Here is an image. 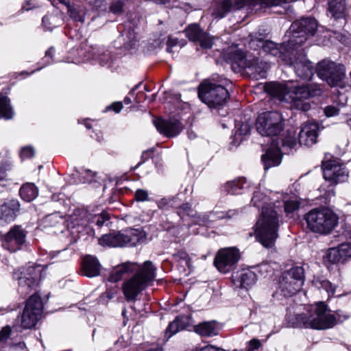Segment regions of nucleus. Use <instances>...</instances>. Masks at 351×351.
Wrapping results in <instances>:
<instances>
[{
    "label": "nucleus",
    "instance_id": "1",
    "mask_svg": "<svg viewBox=\"0 0 351 351\" xmlns=\"http://www.w3.org/2000/svg\"><path fill=\"white\" fill-rule=\"evenodd\" d=\"M337 322V317L330 313L326 304L319 302L312 305L308 313L297 315L294 324L295 327L324 330L333 327Z\"/></svg>",
    "mask_w": 351,
    "mask_h": 351
},
{
    "label": "nucleus",
    "instance_id": "2",
    "mask_svg": "<svg viewBox=\"0 0 351 351\" xmlns=\"http://www.w3.org/2000/svg\"><path fill=\"white\" fill-rule=\"evenodd\" d=\"M280 215L272 206L262 208L261 215L256 223L255 233L259 242L265 247H271L278 237Z\"/></svg>",
    "mask_w": 351,
    "mask_h": 351
},
{
    "label": "nucleus",
    "instance_id": "3",
    "mask_svg": "<svg viewBox=\"0 0 351 351\" xmlns=\"http://www.w3.org/2000/svg\"><path fill=\"white\" fill-rule=\"evenodd\" d=\"M307 228L313 232L327 235L338 224L339 217L328 208H314L304 215Z\"/></svg>",
    "mask_w": 351,
    "mask_h": 351
},
{
    "label": "nucleus",
    "instance_id": "4",
    "mask_svg": "<svg viewBox=\"0 0 351 351\" xmlns=\"http://www.w3.org/2000/svg\"><path fill=\"white\" fill-rule=\"evenodd\" d=\"M156 269L152 263L145 261L136 274L125 281L122 290L127 301H134L138 295L154 280Z\"/></svg>",
    "mask_w": 351,
    "mask_h": 351
},
{
    "label": "nucleus",
    "instance_id": "5",
    "mask_svg": "<svg viewBox=\"0 0 351 351\" xmlns=\"http://www.w3.org/2000/svg\"><path fill=\"white\" fill-rule=\"evenodd\" d=\"M198 97L210 108L223 106L229 98L223 84H217L210 80L204 81L198 88Z\"/></svg>",
    "mask_w": 351,
    "mask_h": 351
},
{
    "label": "nucleus",
    "instance_id": "6",
    "mask_svg": "<svg viewBox=\"0 0 351 351\" xmlns=\"http://www.w3.org/2000/svg\"><path fill=\"white\" fill-rule=\"evenodd\" d=\"M317 29V23L313 18H303L294 21L289 29L287 46L300 47L308 38L313 36Z\"/></svg>",
    "mask_w": 351,
    "mask_h": 351
},
{
    "label": "nucleus",
    "instance_id": "7",
    "mask_svg": "<svg viewBox=\"0 0 351 351\" xmlns=\"http://www.w3.org/2000/svg\"><path fill=\"white\" fill-rule=\"evenodd\" d=\"M317 75L330 86L341 85L346 77V68L343 64L323 60L317 64Z\"/></svg>",
    "mask_w": 351,
    "mask_h": 351
},
{
    "label": "nucleus",
    "instance_id": "8",
    "mask_svg": "<svg viewBox=\"0 0 351 351\" xmlns=\"http://www.w3.org/2000/svg\"><path fill=\"white\" fill-rule=\"evenodd\" d=\"M43 271L40 265L33 264L23 267L14 274L21 293L27 294L39 285Z\"/></svg>",
    "mask_w": 351,
    "mask_h": 351
},
{
    "label": "nucleus",
    "instance_id": "9",
    "mask_svg": "<svg viewBox=\"0 0 351 351\" xmlns=\"http://www.w3.org/2000/svg\"><path fill=\"white\" fill-rule=\"evenodd\" d=\"M321 88L317 84L295 86L289 90L288 97L293 102V106L300 110L308 111L311 104L308 100L321 94Z\"/></svg>",
    "mask_w": 351,
    "mask_h": 351
},
{
    "label": "nucleus",
    "instance_id": "10",
    "mask_svg": "<svg viewBox=\"0 0 351 351\" xmlns=\"http://www.w3.org/2000/svg\"><path fill=\"white\" fill-rule=\"evenodd\" d=\"M283 128L282 118L276 111L265 112L256 120V130L263 136H276Z\"/></svg>",
    "mask_w": 351,
    "mask_h": 351
},
{
    "label": "nucleus",
    "instance_id": "11",
    "mask_svg": "<svg viewBox=\"0 0 351 351\" xmlns=\"http://www.w3.org/2000/svg\"><path fill=\"white\" fill-rule=\"evenodd\" d=\"M304 269L295 267L284 272L279 282V289L286 297L292 296L301 288L304 280Z\"/></svg>",
    "mask_w": 351,
    "mask_h": 351
},
{
    "label": "nucleus",
    "instance_id": "12",
    "mask_svg": "<svg viewBox=\"0 0 351 351\" xmlns=\"http://www.w3.org/2000/svg\"><path fill=\"white\" fill-rule=\"evenodd\" d=\"M43 304L40 295L36 293L31 295L26 301L21 315V326L25 329L32 328L40 319Z\"/></svg>",
    "mask_w": 351,
    "mask_h": 351
},
{
    "label": "nucleus",
    "instance_id": "13",
    "mask_svg": "<svg viewBox=\"0 0 351 351\" xmlns=\"http://www.w3.org/2000/svg\"><path fill=\"white\" fill-rule=\"evenodd\" d=\"M286 64L294 66L296 75L301 79L309 80L313 75V66L311 62L305 58L302 49L294 47L293 53L287 59Z\"/></svg>",
    "mask_w": 351,
    "mask_h": 351
},
{
    "label": "nucleus",
    "instance_id": "14",
    "mask_svg": "<svg viewBox=\"0 0 351 351\" xmlns=\"http://www.w3.org/2000/svg\"><path fill=\"white\" fill-rule=\"evenodd\" d=\"M239 259L240 253L237 248H222L218 251L214 264L219 271L228 273L236 268Z\"/></svg>",
    "mask_w": 351,
    "mask_h": 351
},
{
    "label": "nucleus",
    "instance_id": "15",
    "mask_svg": "<svg viewBox=\"0 0 351 351\" xmlns=\"http://www.w3.org/2000/svg\"><path fill=\"white\" fill-rule=\"evenodd\" d=\"M250 47L256 49L258 48H262L264 52L271 54L274 56L278 57L282 59L285 62L288 58L290 53H293L294 47L289 48L287 43H284L283 45L278 47L277 44L271 40H264L261 38L252 39L250 43Z\"/></svg>",
    "mask_w": 351,
    "mask_h": 351
},
{
    "label": "nucleus",
    "instance_id": "16",
    "mask_svg": "<svg viewBox=\"0 0 351 351\" xmlns=\"http://www.w3.org/2000/svg\"><path fill=\"white\" fill-rule=\"evenodd\" d=\"M25 231L20 226H16L5 235L3 246L10 252H14L21 249L25 241Z\"/></svg>",
    "mask_w": 351,
    "mask_h": 351
},
{
    "label": "nucleus",
    "instance_id": "17",
    "mask_svg": "<svg viewBox=\"0 0 351 351\" xmlns=\"http://www.w3.org/2000/svg\"><path fill=\"white\" fill-rule=\"evenodd\" d=\"M322 168L324 178L335 184L343 182L348 176L339 163L335 160L324 161Z\"/></svg>",
    "mask_w": 351,
    "mask_h": 351
},
{
    "label": "nucleus",
    "instance_id": "18",
    "mask_svg": "<svg viewBox=\"0 0 351 351\" xmlns=\"http://www.w3.org/2000/svg\"><path fill=\"white\" fill-rule=\"evenodd\" d=\"M269 69V65L258 58L252 56H248L246 58L244 71L245 73L251 78L256 80L266 77V73Z\"/></svg>",
    "mask_w": 351,
    "mask_h": 351
},
{
    "label": "nucleus",
    "instance_id": "19",
    "mask_svg": "<svg viewBox=\"0 0 351 351\" xmlns=\"http://www.w3.org/2000/svg\"><path fill=\"white\" fill-rule=\"evenodd\" d=\"M185 34L190 40L199 42L203 49H210L213 45V39L197 24L189 25L185 29Z\"/></svg>",
    "mask_w": 351,
    "mask_h": 351
},
{
    "label": "nucleus",
    "instance_id": "20",
    "mask_svg": "<svg viewBox=\"0 0 351 351\" xmlns=\"http://www.w3.org/2000/svg\"><path fill=\"white\" fill-rule=\"evenodd\" d=\"M247 0H221L217 2L213 9L212 15L215 19H221L231 11L237 10L246 4Z\"/></svg>",
    "mask_w": 351,
    "mask_h": 351
},
{
    "label": "nucleus",
    "instance_id": "21",
    "mask_svg": "<svg viewBox=\"0 0 351 351\" xmlns=\"http://www.w3.org/2000/svg\"><path fill=\"white\" fill-rule=\"evenodd\" d=\"M154 125L160 133L168 137L176 136L183 129V125L177 119L165 121L162 119H156L154 120Z\"/></svg>",
    "mask_w": 351,
    "mask_h": 351
},
{
    "label": "nucleus",
    "instance_id": "22",
    "mask_svg": "<svg viewBox=\"0 0 351 351\" xmlns=\"http://www.w3.org/2000/svg\"><path fill=\"white\" fill-rule=\"evenodd\" d=\"M351 258V243H343L337 247L330 248L327 253V259L332 263H343Z\"/></svg>",
    "mask_w": 351,
    "mask_h": 351
},
{
    "label": "nucleus",
    "instance_id": "23",
    "mask_svg": "<svg viewBox=\"0 0 351 351\" xmlns=\"http://www.w3.org/2000/svg\"><path fill=\"white\" fill-rule=\"evenodd\" d=\"M318 130L317 123H305L298 134L300 144L307 147L314 145L317 142Z\"/></svg>",
    "mask_w": 351,
    "mask_h": 351
},
{
    "label": "nucleus",
    "instance_id": "24",
    "mask_svg": "<svg viewBox=\"0 0 351 351\" xmlns=\"http://www.w3.org/2000/svg\"><path fill=\"white\" fill-rule=\"evenodd\" d=\"M281 159L280 151L278 147L274 144L267 150L265 154L262 156V160L265 169L279 165L281 162Z\"/></svg>",
    "mask_w": 351,
    "mask_h": 351
},
{
    "label": "nucleus",
    "instance_id": "25",
    "mask_svg": "<svg viewBox=\"0 0 351 351\" xmlns=\"http://www.w3.org/2000/svg\"><path fill=\"white\" fill-rule=\"evenodd\" d=\"M328 11L335 20L345 19L347 12L346 0H328Z\"/></svg>",
    "mask_w": 351,
    "mask_h": 351
},
{
    "label": "nucleus",
    "instance_id": "26",
    "mask_svg": "<svg viewBox=\"0 0 351 351\" xmlns=\"http://www.w3.org/2000/svg\"><path fill=\"white\" fill-rule=\"evenodd\" d=\"M19 206L16 199L6 200L1 206V219L8 223L14 221L19 210Z\"/></svg>",
    "mask_w": 351,
    "mask_h": 351
},
{
    "label": "nucleus",
    "instance_id": "27",
    "mask_svg": "<svg viewBox=\"0 0 351 351\" xmlns=\"http://www.w3.org/2000/svg\"><path fill=\"white\" fill-rule=\"evenodd\" d=\"M82 271L86 276L92 278L100 273V264L93 256H86L82 261Z\"/></svg>",
    "mask_w": 351,
    "mask_h": 351
},
{
    "label": "nucleus",
    "instance_id": "28",
    "mask_svg": "<svg viewBox=\"0 0 351 351\" xmlns=\"http://www.w3.org/2000/svg\"><path fill=\"white\" fill-rule=\"evenodd\" d=\"M189 320L186 317L178 316L172 322L169 324L165 331V337L167 339H169L180 330L185 329L187 326H189Z\"/></svg>",
    "mask_w": 351,
    "mask_h": 351
},
{
    "label": "nucleus",
    "instance_id": "29",
    "mask_svg": "<svg viewBox=\"0 0 351 351\" xmlns=\"http://www.w3.org/2000/svg\"><path fill=\"white\" fill-rule=\"evenodd\" d=\"M265 91L271 96L277 97L280 100L287 99L286 96H288V88L278 82L267 83L265 86Z\"/></svg>",
    "mask_w": 351,
    "mask_h": 351
},
{
    "label": "nucleus",
    "instance_id": "30",
    "mask_svg": "<svg viewBox=\"0 0 351 351\" xmlns=\"http://www.w3.org/2000/svg\"><path fill=\"white\" fill-rule=\"evenodd\" d=\"M123 245H136L145 239L144 232L137 229L126 230L123 232Z\"/></svg>",
    "mask_w": 351,
    "mask_h": 351
},
{
    "label": "nucleus",
    "instance_id": "31",
    "mask_svg": "<svg viewBox=\"0 0 351 351\" xmlns=\"http://www.w3.org/2000/svg\"><path fill=\"white\" fill-rule=\"evenodd\" d=\"M234 284L237 287L247 289L256 282V274L250 270L243 271L237 279H234Z\"/></svg>",
    "mask_w": 351,
    "mask_h": 351
},
{
    "label": "nucleus",
    "instance_id": "32",
    "mask_svg": "<svg viewBox=\"0 0 351 351\" xmlns=\"http://www.w3.org/2000/svg\"><path fill=\"white\" fill-rule=\"evenodd\" d=\"M101 245L108 247H122L123 245V232H114L104 235L99 239Z\"/></svg>",
    "mask_w": 351,
    "mask_h": 351
},
{
    "label": "nucleus",
    "instance_id": "33",
    "mask_svg": "<svg viewBox=\"0 0 351 351\" xmlns=\"http://www.w3.org/2000/svg\"><path fill=\"white\" fill-rule=\"evenodd\" d=\"M12 334V330L9 326H6L1 329V344L3 342L10 346L15 350H23L25 348L24 342L19 340V341L14 342L12 339H9V336ZM2 348V346H1ZM5 348V346H3Z\"/></svg>",
    "mask_w": 351,
    "mask_h": 351
},
{
    "label": "nucleus",
    "instance_id": "34",
    "mask_svg": "<svg viewBox=\"0 0 351 351\" xmlns=\"http://www.w3.org/2000/svg\"><path fill=\"white\" fill-rule=\"evenodd\" d=\"M194 331L202 337H210L217 335L215 322H204L194 326Z\"/></svg>",
    "mask_w": 351,
    "mask_h": 351
},
{
    "label": "nucleus",
    "instance_id": "35",
    "mask_svg": "<svg viewBox=\"0 0 351 351\" xmlns=\"http://www.w3.org/2000/svg\"><path fill=\"white\" fill-rule=\"evenodd\" d=\"M38 194L37 187L32 183L23 184L20 189V195L26 202H31L34 199Z\"/></svg>",
    "mask_w": 351,
    "mask_h": 351
},
{
    "label": "nucleus",
    "instance_id": "36",
    "mask_svg": "<svg viewBox=\"0 0 351 351\" xmlns=\"http://www.w3.org/2000/svg\"><path fill=\"white\" fill-rule=\"evenodd\" d=\"M133 266H134L133 264H132L130 263H126L116 267L112 271L108 280L110 282H113L119 281V280H121V278H122V276L125 273L128 272L130 270H133V268H132Z\"/></svg>",
    "mask_w": 351,
    "mask_h": 351
},
{
    "label": "nucleus",
    "instance_id": "37",
    "mask_svg": "<svg viewBox=\"0 0 351 351\" xmlns=\"http://www.w3.org/2000/svg\"><path fill=\"white\" fill-rule=\"evenodd\" d=\"M124 41V47L126 49H132L137 43L136 35L134 30L129 29L121 35Z\"/></svg>",
    "mask_w": 351,
    "mask_h": 351
},
{
    "label": "nucleus",
    "instance_id": "38",
    "mask_svg": "<svg viewBox=\"0 0 351 351\" xmlns=\"http://www.w3.org/2000/svg\"><path fill=\"white\" fill-rule=\"evenodd\" d=\"M88 215L86 211L75 210L73 215L71 216V220L74 226H85L88 222Z\"/></svg>",
    "mask_w": 351,
    "mask_h": 351
},
{
    "label": "nucleus",
    "instance_id": "39",
    "mask_svg": "<svg viewBox=\"0 0 351 351\" xmlns=\"http://www.w3.org/2000/svg\"><path fill=\"white\" fill-rule=\"evenodd\" d=\"M1 118L10 119L13 117L14 112L10 104V99L1 96Z\"/></svg>",
    "mask_w": 351,
    "mask_h": 351
},
{
    "label": "nucleus",
    "instance_id": "40",
    "mask_svg": "<svg viewBox=\"0 0 351 351\" xmlns=\"http://www.w3.org/2000/svg\"><path fill=\"white\" fill-rule=\"evenodd\" d=\"M250 54L245 55L241 50L236 49L230 53V58L242 68H245L246 58Z\"/></svg>",
    "mask_w": 351,
    "mask_h": 351
},
{
    "label": "nucleus",
    "instance_id": "41",
    "mask_svg": "<svg viewBox=\"0 0 351 351\" xmlns=\"http://www.w3.org/2000/svg\"><path fill=\"white\" fill-rule=\"evenodd\" d=\"M59 19L57 15L48 14L43 18V23L47 29L51 31L58 25Z\"/></svg>",
    "mask_w": 351,
    "mask_h": 351
},
{
    "label": "nucleus",
    "instance_id": "42",
    "mask_svg": "<svg viewBox=\"0 0 351 351\" xmlns=\"http://www.w3.org/2000/svg\"><path fill=\"white\" fill-rule=\"evenodd\" d=\"M63 219L58 215H51L46 217L43 219V225L45 228L47 227H56L62 223Z\"/></svg>",
    "mask_w": 351,
    "mask_h": 351
},
{
    "label": "nucleus",
    "instance_id": "43",
    "mask_svg": "<svg viewBox=\"0 0 351 351\" xmlns=\"http://www.w3.org/2000/svg\"><path fill=\"white\" fill-rule=\"evenodd\" d=\"M286 2V0H252V3L261 5L262 7L279 5Z\"/></svg>",
    "mask_w": 351,
    "mask_h": 351
},
{
    "label": "nucleus",
    "instance_id": "44",
    "mask_svg": "<svg viewBox=\"0 0 351 351\" xmlns=\"http://www.w3.org/2000/svg\"><path fill=\"white\" fill-rule=\"evenodd\" d=\"M297 144V140L294 136V132L287 131V135L282 139V145L284 147L293 148Z\"/></svg>",
    "mask_w": 351,
    "mask_h": 351
},
{
    "label": "nucleus",
    "instance_id": "45",
    "mask_svg": "<svg viewBox=\"0 0 351 351\" xmlns=\"http://www.w3.org/2000/svg\"><path fill=\"white\" fill-rule=\"evenodd\" d=\"M317 287L324 289L328 293V297L332 296L336 289V287L328 280L319 281Z\"/></svg>",
    "mask_w": 351,
    "mask_h": 351
},
{
    "label": "nucleus",
    "instance_id": "46",
    "mask_svg": "<svg viewBox=\"0 0 351 351\" xmlns=\"http://www.w3.org/2000/svg\"><path fill=\"white\" fill-rule=\"evenodd\" d=\"M125 5L124 0H116L113 1L109 7L110 11L115 14H120L123 12Z\"/></svg>",
    "mask_w": 351,
    "mask_h": 351
},
{
    "label": "nucleus",
    "instance_id": "47",
    "mask_svg": "<svg viewBox=\"0 0 351 351\" xmlns=\"http://www.w3.org/2000/svg\"><path fill=\"white\" fill-rule=\"evenodd\" d=\"M68 8V13L71 18L77 21L84 22V14L69 4L66 5Z\"/></svg>",
    "mask_w": 351,
    "mask_h": 351
},
{
    "label": "nucleus",
    "instance_id": "48",
    "mask_svg": "<svg viewBox=\"0 0 351 351\" xmlns=\"http://www.w3.org/2000/svg\"><path fill=\"white\" fill-rule=\"evenodd\" d=\"M237 127H238L237 130L236 132L235 136H245L250 133L251 130V125L247 123H238L237 124Z\"/></svg>",
    "mask_w": 351,
    "mask_h": 351
},
{
    "label": "nucleus",
    "instance_id": "49",
    "mask_svg": "<svg viewBox=\"0 0 351 351\" xmlns=\"http://www.w3.org/2000/svg\"><path fill=\"white\" fill-rule=\"evenodd\" d=\"M183 45L184 43H181L180 42H179L177 38H174L171 36H169L167 42V51L169 53H172L174 51L173 50V47H179L180 48H181Z\"/></svg>",
    "mask_w": 351,
    "mask_h": 351
},
{
    "label": "nucleus",
    "instance_id": "50",
    "mask_svg": "<svg viewBox=\"0 0 351 351\" xmlns=\"http://www.w3.org/2000/svg\"><path fill=\"white\" fill-rule=\"evenodd\" d=\"M193 210L191 208V206L189 203L183 204L180 208L179 210L178 211V213L181 217H183L184 215L187 216H191L193 217L194 215L193 214Z\"/></svg>",
    "mask_w": 351,
    "mask_h": 351
},
{
    "label": "nucleus",
    "instance_id": "51",
    "mask_svg": "<svg viewBox=\"0 0 351 351\" xmlns=\"http://www.w3.org/2000/svg\"><path fill=\"white\" fill-rule=\"evenodd\" d=\"M300 207V203L296 200H290L285 203L286 213H292Z\"/></svg>",
    "mask_w": 351,
    "mask_h": 351
},
{
    "label": "nucleus",
    "instance_id": "52",
    "mask_svg": "<svg viewBox=\"0 0 351 351\" xmlns=\"http://www.w3.org/2000/svg\"><path fill=\"white\" fill-rule=\"evenodd\" d=\"M34 155V149L32 147L27 146L23 147L21 151V157L22 159L30 158Z\"/></svg>",
    "mask_w": 351,
    "mask_h": 351
},
{
    "label": "nucleus",
    "instance_id": "53",
    "mask_svg": "<svg viewBox=\"0 0 351 351\" xmlns=\"http://www.w3.org/2000/svg\"><path fill=\"white\" fill-rule=\"evenodd\" d=\"M135 198L138 202L148 200V193L143 189H138L135 193Z\"/></svg>",
    "mask_w": 351,
    "mask_h": 351
},
{
    "label": "nucleus",
    "instance_id": "54",
    "mask_svg": "<svg viewBox=\"0 0 351 351\" xmlns=\"http://www.w3.org/2000/svg\"><path fill=\"white\" fill-rule=\"evenodd\" d=\"M109 219V215L107 213H103L100 215H97L95 217V221L96 224L101 227L102 226L104 223Z\"/></svg>",
    "mask_w": 351,
    "mask_h": 351
},
{
    "label": "nucleus",
    "instance_id": "55",
    "mask_svg": "<svg viewBox=\"0 0 351 351\" xmlns=\"http://www.w3.org/2000/svg\"><path fill=\"white\" fill-rule=\"evenodd\" d=\"M261 346V342L258 339H253L249 342L246 351H254Z\"/></svg>",
    "mask_w": 351,
    "mask_h": 351
},
{
    "label": "nucleus",
    "instance_id": "56",
    "mask_svg": "<svg viewBox=\"0 0 351 351\" xmlns=\"http://www.w3.org/2000/svg\"><path fill=\"white\" fill-rule=\"evenodd\" d=\"M324 112L327 117H332L338 114L339 109L335 106H328L325 108Z\"/></svg>",
    "mask_w": 351,
    "mask_h": 351
},
{
    "label": "nucleus",
    "instance_id": "57",
    "mask_svg": "<svg viewBox=\"0 0 351 351\" xmlns=\"http://www.w3.org/2000/svg\"><path fill=\"white\" fill-rule=\"evenodd\" d=\"M154 148H151L149 149L144 151L143 152V154H142V156H141V158H142L141 163H143L145 160H147V158L154 153Z\"/></svg>",
    "mask_w": 351,
    "mask_h": 351
},
{
    "label": "nucleus",
    "instance_id": "58",
    "mask_svg": "<svg viewBox=\"0 0 351 351\" xmlns=\"http://www.w3.org/2000/svg\"><path fill=\"white\" fill-rule=\"evenodd\" d=\"M111 108L115 112H119L123 108V104L121 102H115L111 105Z\"/></svg>",
    "mask_w": 351,
    "mask_h": 351
},
{
    "label": "nucleus",
    "instance_id": "59",
    "mask_svg": "<svg viewBox=\"0 0 351 351\" xmlns=\"http://www.w3.org/2000/svg\"><path fill=\"white\" fill-rule=\"evenodd\" d=\"M86 179L88 182H91L93 181V178L96 176V173L93 172L90 170H86Z\"/></svg>",
    "mask_w": 351,
    "mask_h": 351
},
{
    "label": "nucleus",
    "instance_id": "60",
    "mask_svg": "<svg viewBox=\"0 0 351 351\" xmlns=\"http://www.w3.org/2000/svg\"><path fill=\"white\" fill-rule=\"evenodd\" d=\"M204 351H226L223 349L217 348L213 346H207L204 347Z\"/></svg>",
    "mask_w": 351,
    "mask_h": 351
},
{
    "label": "nucleus",
    "instance_id": "61",
    "mask_svg": "<svg viewBox=\"0 0 351 351\" xmlns=\"http://www.w3.org/2000/svg\"><path fill=\"white\" fill-rule=\"evenodd\" d=\"M168 204V200L166 198L161 199L158 202V206L159 208H164Z\"/></svg>",
    "mask_w": 351,
    "mask_h": 351
},
{
    "label": "nucleus",
    "instance_id": "62",
    "mask_svg": "<svg viewBox=\"0 0 351 351\" xmlns=\"http://www.w3.org/2000/svg\"><path fill=\"white\" fill-rule=\"evenodd\" d=\"M228 186L230 187L232 190L234 189V188H239L241 189V187L239 186V182H232L228 184Z\"/></svg>",
    "mask_w": 351,
    "mask_h": 351
},
{
    "label": "nucleus",
    "instance_id": "63",
    "mask_svg": "<svg viewBox=\"0 0 351 351\" xmlns=\"http://www.w3.org/2000/svg\"><path fill=\"white\" fill-rule=\"evenodd\" d=\"M132 102L131 99L128 97H125L124 98V103L125 104H130Z\"/></svg>",
    "mask_w": 351,
    "mask_h": 351
},
{
    "label": "nucleus",
    "instance_id": "64",
    "mask_svg": "<svg viewBox=\"0 0 351 351\" xmlns=\"http://www.w3.org/2000/svg\"><path fill=\"white\" fill-rule=\"evenodd\" d=\"M207 221H208V219L206 217V216H204L203 219H202V224H206Z\"/></svg>",
    "mask_w": 351,
    "mask_h": 351
}]
</instances>
